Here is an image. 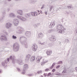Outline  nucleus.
<instances>
[{
  "mask_svg": "<svg viewBox=\"0 0 77 77\" xmlns=\"http://www.w3.org/2000/svg\"><path fill=\"white\" fill-rule=\"evenodd\" d=\"M57 30L59 33H64V30L65 28H64L62 24H58L57 26Z\"/></svg>",
  "mask_w": 77,
  "mask_h": 77,
  "instance_id": "1",
  "label": "nucleus"
},
{
  "mask_svg": "<svg viewBox=\"0 0 77 77\" xmlns=\"http://www.w3.org/2000/svg\"><path fill=\"white\" fill-rule=\"evenodd\" d=\"M23 38H25L24 37H20L19 38V41H20L21 44L22 45H23L24 44L25 45V47L26 48H28V45L27 44V42H26V41H22Z\"/></svg>",
  "mask_w": 77,
  "mask_h": 77,
  "instance_id": "2",
  "label": "nucleus"
},
{
  "mask_svg": "<svg viewBox=\"0 0 77 77\" xmlns=\"http://www.w3.org/2000/svg\"><path fill=\"white\" fill-rule=\"evenodd\" d=\"M20 46L17 43H15L13 45V50L15 52H17L19 50Z\"/></svg>",
  "mask_w": 77,
  "mask_h": 77,
  "instance_id": "3",
  "label": "nucleus"
},
{
  "mask_svg": "<svg viewBox=\"0 0 77 77\" xmlns=\"http://www.w3.org/2000/svg\"><path fill=\"white\" fill-rule=\"evenodd\" d=\"M10 60H12V62L13 64H15L16 62H17V60L15 59V56H11L10 57Z\"/></svg>",
  "mask_w": 77,
  "mask_h": 77,
  "instance_id": "4",
  "label": "nucleus"
},
{
  "mask_svg": "<svg viewBox=\"0 0 77 77\" xmlns=\"http://www.w3.org/2000/svg\"><path fill=\"white\" fill-rule=\"evenodd\" d=\"M0 39L2 41H8V38L6 36V35L3 34L1 35L0 37Z\"/></svg>",
  "mask_w": 77,
  "mask_h": 77,
  "instance_id": "5",
  "label": "nucleus"
},
{
  "mask_svg": "<svg viewBox=\"0 0 77 77\" xmlns=\"http://www.w3.org/2000/svg\"><path fill=\"white\" fill-rule=\"evenodd\" d=\"M17 18L21 20V21H26V20H27L26 18L20 16H17Z\"/></svg>",
  "mask_w": 77,
  "mask_h": 77,
  "instance_id": "6",
  "label": "nucleus"
},
{
  "mask_svg": "<svg viewBox=\"0 0 77 77\" xmlns=\"http://www.w3.org/2000/svg\"><path fill=\"white\" fill-rule=\"evenodd\" d=\"M13 21L15 26H17L18 25V23H19V21L18 20V19H14L13 20Z\"/></svg>",
  "mask_w": 77,
  "mask_h": 77,
  "instance_id": "7",
  "label": "nucleus"
},
{
  "mask_svg": "<svg viewBox=\"0 0 77 77\" xmlns=\"http://www.w3.org/2000/svg\"><path fill=\"white\" fill-rule=\"evenodd\" d=\"M17 63L19 64V65H22L24 64V63L23 62V61L20 60H17Z\"/></svg>",
  "mask_w": 77,
  "mask_h": 77,
  "instance_id": "8",
  "label": "nucleus"
},
{
  "mask_svg": "<svg viewBox=\"0 0 77 77\" xmlns=\"http://www.w3.org/2000/svg\"><path fill=\"white\" fill-rule=\"evenodd\" d=\"M29 69V65L27 64H25L23 66V71H26Z\"/></svg>",
  "mask_w": 77,
  "mask_h": 77,
  "instance_id": "9",
  "label": "nucleus"
},
{
  "mask_svg": "<svg viewBox=\"0 0 77 77\" xmlns=\"http://www.w3.org/2000/svg\"><path fill=\"white\" fill-rule=\"evenodd\" d=\"M25 34L28 38H30L31 37V32L30 31H27Z\"/></svg>",
  "mask_w": 77,
  "mask_h": 77,
  "instance_id": "10",
  "label": "nucleus"
},
{
  "mask_svg": "<svg viewBox=\"0 0 77 77\" xmlns=\"http://www.w3.org/2000/svg\"><path fill=\"white\" fill-rule=\"evenodd\" d=\"M32 50L34 51H36L37 50V49L38 48V47L37 45H32Z\"/></svg>",
  "mask_w": 77,
  "mask_h": 77,
  "instance_id": "11",
  "label": "nucleus"
},
{
  "mask_svg": "<svg viewBox=\"0 0 77 77\" xmlns=\"http://www.w3.org/2000/svg\"><path fill=\"white\" fill-rule=\"evenodd\" d=\"M54 26H55V22L54 21L53 22L51 23L50 24L49 27L50 28H52V27H53Z\"/></svg>",
  "mask_w": 77,
  "mask_h": 77,
  "instance_id": "12",
  "label": "nucleus"
},
{
  "mask_svg": "<svg viewBox=\"0 0 77 77\" xmlns=\"http://www.w3.org/2000/svg\"><path fill=\"white\" fill-rule=\"evenodd\" d=\"M12 24L9 23H7L6 24V27L7 29H9L11 27Z\"/></svg>",
  "mask_w": 77,
  "mask_h": 77,
  "instance_id": "13",
  "label": "nucleus"
},
{
  "mask_svg": "<svg viewBox=\"0 0 77 77\" xmlns=\"http://www.w3.org/2000/svg\"><path fill=\"white\" fill-rule=\"evenodd\" d=\"M49 40L51 41H55L56 40V39L54 36H52L49 38Z\"/></svg>",
  "mask_w": 77,
  "mask_h": 77,
  "instance_id": "14",
  "label": "nucleus"
},
{
  "mask_svg": "<svg viewBox=\"0 0 77 77\" xmlns=\"http://www.w3.org/2000/svg\"><path fill=\"white\" fill-rule=\"evenodd\" d=\"M30 55L29 54L26 55V57L25 60V61L26 62H27L29 61V59H30Z\"/></svg>",
  "mask_w": 77,
  "mask_h": 77,
  "instance_id": "15",
  "label": "nucleus"
},
{
  "mask_svg": "<svg viewBox=\"0 0 77 77\" xmlns=\"http://www.w3.org/2000/svg\"><path fill=\"white\" fill-rule=\"evenodd\" d=\"M23 29H18L16 32L17 33H19V34H21V33L23 31Z\"/></svg>",
  "mask_w": 77,
  "mask_h": 77,
  "instance_id": "16",
  "label": "nucleus"
},
{
  "mask_svg": "<svg viewBox=\"0 0 77 77\" xmlns=\"http://www.w3.org/2000/svg\"><path fill=\"white\" fill-rule=\"evenodd\" d=\"M46 54H47V56H50L52 54V51L50 50H48L46 52Z\"/></svg>",
  "mask_w": 77,
  "mask_h": 77,
  "instance_id": "17",
  "label": "nucleus"
},
{
  "mask_svg": "<svg viewBox=\"0 0 77 77\" xmlns=\"http://www.w3.org/2000/svg\"><path fill=\"white\" fill-rule=\"evenodd\" d=\"M6 64H7V60H6L4 61H3L2 63V65L3 66H5Z\"/></svg>",
  "mask_w": 77,
  "mask_h": 77,
  "instance_id": "18",
  "label": "nucleus"
},
{
  "mask_svg": "<svg viewBox=\"0 0 77 77\" xmlns=\"http://www.w3.org/2000/svg\"><path fill=\"white\" fill-rule=\"evenodd\" d=\"M17 13L20 15H23V11L21 10H19L17 11Z\"/></svg>",
  "mask_w": 77,
  "mask_h": 77,
  "instance_id": "19",
  "label": "nucleus"
},
{
  "mask_svg": "<svg viewBox=\"0 0 77 77\" xmlns=\"http://www.w3.org/2000/svg\"><path fill=\"white\" fill-rule=\"evenodd\" d=\"M35 56L32 57L30 59V61L31 62H33L34 60H35Z\"/></svg>",
  "mask_w": 77,
  "mask_h": 77,
  "instance_id": "20",
  "label": "nucleus"
},
{
  "mask_svg": "<svg viewBox=\"0 0 77 77\" xmlns=\"http://www.w3.org/2000/svg\"><path fill=\"white\" fill-rule=\"evenodd\" d=\"M42 57H37L36 58V60H37V63H39L40 62V60L42 59Z\"/></svg>",
  "mask_w": 77,
  "mask_h": 77,
  "instance_id": "21",
  "label": "nucleus"
},
{
  "mask_svg": "<svg viewBox=\"0 0 77 77\" xmlns=\"http://www.w3.org/2000/svg\"><path fill=\"white\" fill-rule=\"evenodd\" d=\"M38 36L39 37V38L41 39V38H42V37H43V34L42 33H40L38 34Z\"/></svg>",
  "mask_w": 77,
  "mask_h": 77,
  "instance_id": "22",
  "label": "nucleus"
},
{
  "mask_svg": "<svg viewBox=\"0 0 77 77\" xmlns=\"http://www.w3.org/2000/svg\"><path fill=\"white\" fill-rule=\"evenodd\" d=\"M5 15H3L2 16V17L0 19V22H1V23L3 22V20L5 18Z\"/></svg>",
  "mask_w": 77,
  "mask_h": 77,
  "instance_id": "23",
  "label": "nucleus"
},
{
  "mask_svg": "<svg viewBox=\"0 0 77 77\" xmlns=\"http://www.w3.org/2000/svg\"><path fill=\"white\" fill-rule=\"evenodd\" d=\"M37 2L36 0H30L29 1V2L31 3H34Z\"/></svg>",
  "mask_w": 77,
  "mask_h": 77,
  "instance_id": "24",
  "label": "nucleus"
},
{
  "mask_svg": "<svg viewBox=\"0 0 77 77\" xmlns=\"http://www.w3.org/2000/svg\"><path fill=\"white\" fill-rule=\"evenodd\" d=\"M9 16L10 17H15V14L13 13H11L9 15Z\"/></svg>",
  "mask_w": 77,
  "mask_h": 77,
  "instance_id": "25",
  "label": "nucleus"
},
{
  "mask_svg": "<svg viewBox=\"0 0 77 77\" xmlns=\"http://www.w3.org/2000/svg\"><path fill=\"white\" fill-rule=\"evenodd\" d=\"M26 17H27L28 18L29 17H30V16H31V13H27L26 14Z\"/></svg>",
  "mask_w": 77,
  "mask_h": 77,
  "instance_id": "26",
  "label": "nucleus"
},
{
  "mask_svg": "<svg viewBox=\"0 0 77 77\" xmlns=\"http://www.w3.org/2000/svg\"><path fill=\"white\" fill-rule=\"evenodd\" d=\"M56 65V63H54L50 67V69H53V67H54V65Z\"/></svg>",
  "mask_w": 77,
  "mask_h": 77,
  "instance_id": "27",
  "label": "nucleus"
},
{
  "mask_svg": "<svg viewBox=\"0 0 77 77\" xmlns=\"http://www.w3.org/2000/svg\"><path fill=\"white\" fill-rule=\"evenodd\" d=\"M42 71L41 70L38 71L37 72V74H42Z\"/></svg>",
  "mask_w": 77,
  "mask_h": 77,
  "instance_id": "28",
  "label": "nucleus"
},
{
  "mask_svg": "<svg viewBox=\"0 0 77 77\" xmlns=\"http://www.w3.org/2000/svg\"><path fill=\"white\" fill-rule=\"evenodd\" d=\"M60 9H65V6H61L60 7Z\"/></svg>",
  "mask_w": 77,
  "mask_h": 77,
  "instance_id": "29",
  "label": "nucleus"
},
{
  "mask_svg": "<svg viewBox=\"0 0 77 77\" xmlns=\"http://www.w3.org/2000/svg\"><path fill=\"white\" fill-rule=\"evenodd\" d=\"M12 38L13 39H16L17 38V37L16 36L13 35L12 36Z\"/></svg>",
  "mask_w": 77,
  "mask_h": 77,
  "instance_id": "30",
  "label": "nucleus"
},
{
  "mask_svg": "<svg viewBox=\"0 0 77 77\" xmlns=\"http://www.w3.org/2000/svg\"><path fill=\"white\" fill-rule=\"evenodd\" d=\"M28 75V76H29V77H32V76H33L34 75V74H33V73L29 74Z\"/></svg>",
  "mask_w": 77,
  "mask_h": 77,
  "instance_id": "31",
  "label": "nucleus"
},
{
  "mask_svg": "<svg viewBox=\"0 0 77 77\" xmlns=\"http://www.w3.org/2000/svg\"><path fill=\"white\" fill-rule=\"evenodd\" d=\"M30 13H31V15H32V16H34V17H35V15L34 12H30Z\"/></svg>",
  "mask_w": 77,
  "mask_h": 77,
  "instance_id": "32",
  "label": "nucleus"
},
{
  "mask_svg": "<svg viewBox=\"0 0 77 77\" xmlns=\"http://www.w3.org/2000/svg\"><path fill=\"white\" fill-rule=\"evenodd\" d=\"M53 5H52L50 7V12H51V10H52V9H53Z\"/></svg>",
  "mask_w": 77,
  "mask_h": 77,
  "instance_id": "33",
  "label": "nucleus"
},
{
  "mask_svg": "<svg viewBox=\"0 0 77 77\" xmlns=\"http://www.w3.org/2000/svg\"><path fill=\"white\" fill-rule=\"evenodd\" d=\"M38 26V24H35L34 25V27L35 28H36Z\"/></svg>",
  "mask_w": 77,
  "mask_h": 77,
  "instance_id": "34",
  "label": "nucleus"
},
{
  "mask_svg": "<svg viewBox=\"0 0 77 77\" xmlns=\"http://www.w3.org/2000/svg\"><path fill=\"white\" fill-rule=\"evenodd\" d=\"M54 32V30L51 29L48 31V33H51V32Z\"/></svg>",
  "mask_w": 77,
  "mask_h": 77,
  "instance_id": "35",
  "label": "nucleus"
},
{
  "mask_svg": "<svg viewBox=\"0 0 77 77\" xmlns=\"http://www.w3.org/2000/svg\"><path fill=\"white\" fill-rule=\"evenodd\" d=\"M55 74L56 75H60V74L59 72H56Z\"/></svg>",
  "mask_w": 77,
  "mask_h": 77,
  "instance_id": "36",
  "label": "nucleus"
},
{
  "mask_svg": "<svg viewBox=\"0 0 77 77\" xmlns=\"http://www.w3.org/2000/svg\"><path fill=\"white\" fill-rule=\"evenodd\" d=\"M26 70H24V69H23V72L21 73L22 74H26Z\"/></svg>",
  "mask_w": 77,
  "mask_h": 77,
  "instance_id": "37",
  "label": "nucleus"
},
{
  "mask_svg": "<svg viewBox=\"0 0 77 77\" xmlns=\"http://www.w3.org/2000/svg\"><path fill=\"white\" fill-rule=\"evenodd\" d=\"M66 69H63V71L62 72V73H66Z\"/></svg>",
  "mask_w": 77,
  "mask_h": 77,
  "instance_id": "38",
  "label": "nucleus"
},
{
  "mask_svg": "<svg viewBox=\"0 0 77 77\" xmlns=\"http://www.w3.org/2000/svg\"><path fill=\"white\" fill-rule=\"evenodd\" d=\"M48 47H53V45L49 43L48 44Z\"/></svg>",
  "mask_w": 77,
  "mask_h": 77,
  "instance_id": "39",
  "label": "nucleus"
},
{
  "mask_svg": "<svg viewBox=\"0 0 77 77\" xmlns=\"http://www.w3.org/2000/svg\"><path fill=\"white\" fill-rule=\"evenodd\" d=\"M67 7L69 9H72V6H67Z\"/></svg>",
  "mask_w": 77,
  "mask_h": 77,
  "instance_id": "40",
  "label": "nucleus"
},
{
  "mask_svg": "<svg viewBox=\"0 0 77 77\" xmlns=\"http://www.w3.org/2000/svg\"><path fill=\"white\" fill-rule=\"evenodd\" d=\"M62 63H63L62 61H58L57 63L58 64H62Z\"/></svg>",
  "mask_w": 77,
  "mask_h": 77,
  "instance_id": "41",
  "label": "nucleus"
},
{
  "mask_svg": "<svg viewBox=\"0 0 77 77\" xmlns=\"http://www.w3.org/2000/svg\"><path fill=\"white\" fill-rule=\"evenodd\" d=\"M51 72H49L48 74H47V77H49V76H51Z\"/></svg>",
  "mask_w": 77,
  "mask_h": 77,
  "instance_id": "42",
  "label": "nucleus"
},
{
  "mask_svg": "<svg viewBox=\"0 0 77 77\" xmlns=\"http://www.w3.org/2000/svg\"><path fill=\"white\" fill-rule=\"evenodd\" d=\"M34 14L35 15L34 17H36V16L38 15V13H37V12H34Z\"/></svg>",
  "mask_w": 77,
  "mask_h": 77,
  "instance_id": "43",
  "label": "nucleus"
},
{
  "mask_svg": "<svg viewBox=\"0 0 77 77\" xmlns=\"http://www.w3.org/2000/svg\"><path fill=\"white\" fill-rule=\"evenodd\" d=\"M17 69L18 72H20V71H21V70H20V69L19 68H17Z\"/></svg>",
  "mask_w": 77,
  "mask_h": 77,
  "instance_id": "44",
  "label": "nucleus"
},
{
  "mask_svg": "<svg viewBox=\"0 0 77 77\" xmlns=\"http://www.w3.org/2000/svg\"><path fill=\"white\" fill-rule=\"evenodd\" d=\"M44 75V77H45L47 76V73H44L43 74Z\"/></svg>",
  "mask_w": 77,
  "mask_h": 77,
  "instance_id": "45",
  "label": "nucleus"
},
{
  "mask_svg": "<svg viewBox=\"0 0 77 77\" xmlns=\"http://www.w3.org/2000/svg\"><path fill=\"white\" fill-rule=\"evenodd\" d=\"M45 62L43 61L41 63V65H44V64H45Z\"/></svg>",
  "mask_w": 77,
  "mask_h": 77,
  "instance_id": "46",
  "label": "nucleus"
},
{
  "mask_svg": "<svg viewBox=\"0 0 77 77\" xmlns=\"http://www.w3.org/2000/svg\"><path fill=\"white\" fill-rule=\"evenodd\" d=\"M48 70H49V69L47 68L45 69V71L46 72H47V71H48Z\"/></svg>",
  "mask_w": 77,
  "mask_h": 77,
  "instance_id": "47",
  "label": "nucleus"
},
{
  "mask_svg": "<svg viewBox=\"0 0 77 77\" xmlns=\"http://www.w3.org/2000/svg\"><path fill=\"white\" fill-rule=\"evenodd\" d=\"M60 67V65H59L56 67V68L57 69H58V68H59Z\"/></svg>",
  "mask_w": 77,
  "mask_h": 77,
  "instance_id": "48",
  "label": "nucleus"
},
{
  "mask_svg": "<svg viewBox=\"0 0 77 77\" xmlns=\"http://www.w3.org/2000/svg\"><path fill=\"white\" fill-rule=\"evenodd\" d=\"M52 71L53 72H54L56 71V69H54L52 70Z\"/></svg>",
  "mask_w": 77,
  "mask_h": 77,
  "instance_id": "49",
  "label": "nucleus"
},
{
  "mask_svg": "<svg viewBox=\"0 0 77 77\" xmlns=\"http://www.w3.org/2000/svg\"><path fill=\"white\" fill-rule=\"evenodd\" d=\"M9 60H10V58H7V60L8 62H9Z\"/></svg>",
  "mask_w": 77,
  "mask_h": 77,
  "instance_id": "50",
  "label": "nucleus"
},
{
  "mask_svg": "<svg viewBox=\"0 0 77 77\" xmlns=\"http://www.w3.org/2000/svg\"><path fill=\"white\" fill-rule=\"evenodd\" d=\"M5 35H9V33H7V32H6L5 33Z\"/></svg>",
  "mask_w": 77,
  "mask_h": 77,
  "instance_id": "51",
  "label": "nucleus"
},
{
  "mask_svg": "<svg viewBox=\"0 0 77 77\" xmlns=\"http://www.w3.org/2000/svg\"><path fill=\"white\" fill-rule=\"evenodd\" d=\"M2 14L3 15H5V14H6V12H5V11H4L2 12Z\"/></svg>",
  "mask_w": 77,
  "mask_h": 77,
  "instance_id": "52",
  "label": "nucleus"
},
{
  "mask_svg": "<svg viewBox=\"0 0 77 77\" xmlns=\"http://www.w3.org/2000/svg\"><path fill=\"white\" fill-rule=\"evenodd\" d=\"M44 5H43L41 7V9H43V8H44Z\"/></svg>",
  "mask_w": 77,
  "mask_h": 77,
  "instance_id": "53",
  "label": "nucleus"
},
{
  "mask_svg": "<svg viewBox=\"0 0 77 77\" xmlns=\"http://www.w3.org/2000/svg\"><path fill=\"white\" fill-rule=\"evenodd\" d=\"M45 44V43L44 42L41 43V45H44Z\"/></svg>",
  "mask_w": 77,
  "mask_h": 77,
  "instance_id": "54",
  "label": "nucleus"
},
{
  "mask_svg": "<svg viewBox=\"0 0 77 77\" xmlns=\"http://www.w3.org/2000/svg\"><path fill=\"white\" fill-rule=\"evenodd\" d=\"M45 15H47V11H45Z\"/></svg>",
  "mask_w": 77,
  "mask_h": 77,
  "instance_id": "55",
  "label": "nucleus"
},
{
  "mask_svg": "<svg viewBox=\"0 0 77 77\" xmlns=\"http://www.w3.org/2000/svg\"><path fill=\"white\" fill-rule=\"evenodd\" d=\"M48 62V60L45 61L44 62H45V63H46V62Z\"/></svg>",
  "mask_w": 77,
  "mask_h": 77,
  "instance_id": "56",
  "label": "nucleus"
},
{
  "mask_svg": "<svg viewBox=\"0 0 77 77\" xmlns=\"http://www.w3.org/2000/svg\"><path fill=\"white\" fill-rule=\"evenodd\" d=\"M6 32V31H3V32L4 33H5Z\"/></svg>",
  "mask_w": 77,
  "mask_h": 77,
  "instance_id": "57",
  "label": "nucleus"
},
{
  "mask_svg": "<svg viewBox=\"0 0 77 77\" xmlns=\"http://www.w3.org/2000/svg\"><path fill=\"white\" fill-rule=\"evenodd\" d=\"M2 72V69H0V73H1Z\"/></svg>",
  "mask_w": 77,
  "mask_h": 77,
  "instance_id": "58",
  "label": "nucleus"
},
{
  "mask_svg": "<svg viewBox=\"0 0 77 77\" xmlns=\"http://www.w3.org/2000/svg\"><path fill=\"white\" fill-rule=\"evenodd\" d=\"M75 69L76 71H77V67H75Z\"/></svg>",
  "mask_w": 77,
  "mask_h": 77,
  "instance_id": "59",
  "label": "nucleus"
},
{
  "mask_svg": "<svg viewBox=\"0 0 77 77\" xmlns=\"http://www.w3.org/2000/svg\"><path fill=\"white\" fill-rule=\"evenodd\" d=\"M59 44H60V45H61L62 44H61V42H60Z\"/></svg>",
  "mask_w": 77,
  "mask_h": 77,
  "instance_id": "60",
  "label": "nucleus"
},
{
  "mask_svg": "<svg viewBox=\"0 0 77 77\" xmlns=\"http://www.w3.org/2000/svg\"><path fill=\"white\" fill-rule=\"evenodd\" d=\"M66 14H68V12H67V11H66Z\"/></svg>",
  "mask_w": 77,
  "mask_h": 77,
  "instance_id": "61",
  "label": "nucleus"
},
{
  "mask_svg": "<svg viewBox=\"0 0 77 77\" xmlns=\"http://www.w3.org/2000/svg\"><path fill=\"white\" fill-rule=\"evenodd\" d=\"M39 44H41V42H39Z\"/></svg>",
  "mask_w": 77,
  "mask_h": 77,
  "instance_id": "62",
  "label": "nucleus"
},
{
  "mask_svg": "<svg viewBox=\"0 0 77 77\" xmlns=\"http://www.w3.org/2000/svg\"><path fill=\"white\" fill-rule=\"evenodd\" d=\"M76 33H77V29H76Z\"/></svg>",
  "mask_w": 77,
  "mask_h": 77,
  "instance_id": "63",
  "label": "nucleus"
},
{
  "mask_svg": "<svg viewBox=\"0 0 77 77\" xmlns=\"http://www.w3.org/2000/svg\"><path fill=\"white\" fill-rule=\"evenodd\" d=\"M40 77H44V76H42V75H41L40 76Z\"/></svg>",
  "mask_w": 77,
  "mask_h": 77,
  "instance_id": "64",
  "label": "nucleus"
}]
</instances>
